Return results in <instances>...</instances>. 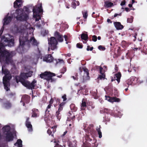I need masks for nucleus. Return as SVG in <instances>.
Masks as SVG:
<instances>
[{
	"label": "nucleus",
	"mask_w": 147,
	"mask_h": 147,
	"mask_svg": "<svg viewBox=\"0 0 147 147\" xmlns=\"http://www.w3.org/2000/svg\"><path fill=\"white\" fill-rule=\"evenodd\" d=\"M33 73L32 71H30L27 73H21L20 76H17L16 78V82L18 83L20 82L23 85L28 89H34L36 86V81L34 80L31 83L29 81L25 80L28 79L29 77H31Z\"/></svg>",
	"instance_id": "f257e3e1"
},
{
	"label": "nucleus",
	"mask_w": 147,
	"mask_h": 147,
	"mask_svg": "<svg viewBox=\"0 0 147 147\" xmlns=\"http://www.w3.org/2000/svg\"><path fill=\"white\" fill-rule=\"evenodd\" d=\"M29 34L28 33L26 34L25 35L22 37H20L19 38V42L20 45L24 47L26 43L30 44V43H32L34 45L37 46L39 43L37 42L34 37H32L30 40L28 39Z\"/></svg>",
	"instance_id": "f03ea898"
},
{
	"label": "nucleus",
	"mask_w": 147,
	"mask_h": 147,
	"mask_svg": "<svg viewBox=\"0 0 147 147\" xmlns=\"http://www.w3.org/2000/svg\"><path fill=\"white\" fill-rule=\"evenodd\" d=\"M56 76V74L50 71H46L40 75V78L46 80L48 82H55L57 80L56 79L52 78L53 77Z\"/></svg>",
	"instance_id": "7ed1b4c3"
},
{
	"label": "nucleus",
	"mask_w": 147,
	"mask_h": 147,
	"mask_svg": "<svg viewBox=\"0 0 147 147\" xmlns=\"http://www.w3.org/2000/svg\"><path fill=\"white\" fill-rule=\"evenodd\" d=\"M16 13L17 15L16 17V19L20 21H26L28 18V14L24 13L21 9H17L16 11Z\"/></svg>",
	"instance_id": "20e7f679"
},
{
	"label": "nucleus",
	"mask_w": 147,
	"mask_h": 147,
	"mask_svg": "<svg viewBox=\"0 0 147 147\" xmlns=\"http://www.w3.org/2000/svg\"><path fill=\"white\" fill-rule=\"evenodd\" d=\"M41 5L40 7L36 6L33 9V17L35 18L36 21H38L41 19V16L40 13L43 12V9Z\"/></svg>",
	"instance_id": "39448f33"
},
{
	"label": "nucleus",
	"mask_w": 147,
	"mask_h": 147,
	"mask_svg": "<svg viewBox=\"0 0 147 147\" xmlns=\"http://www.w3.org/2000/svg\"><path fill=\"white\" fill-rule=\"evenodd\" d=\"M49 47L48 51L51 49L52 50H54L57 48V45L58 42L56 38L54 37H52L48 39Z\"/></svg>",
	"instance_id": "423d86ee"
},
{
	"label": "nucleus",
	"mask_w": 147,
	"mask_h": 147,
	"mask_svg": "<svg viewBox=\"0 0 147 147\" xmlns=\"http://www.w3.org/2000/svg\"><path fill=\"white\" fill-rule=\"evenodd\" d=\"M12 78V76H7L6 75L4 76L3 78V83L4 89L8 91L10 90L9 87L10 86V80Z\"/></svg>",
	"instance_id": "0eeeda50"
},
{
	"label": "nucleus",
	"mask_w": 147,
	"mask_h": 147,
	"mask_svg": "<svg viewBox=\"0 0 147 147\" xmlns=\"http://www.w3.org/2000/svg\"><path fill=\"white\" fill-rule=\"evenodd\" d=\"M0 101L2 102L3 107L6 109H9L12 107V104L9 100H3L2 99H1Z\"/></svg>",
	"instance_id": "6e6552de"
},
{
	"label": "nucleus",
	"mask_w": 147,
	"mask_h": 147,
	"mask_svg": "<svg viewBox=\"0 0 147 147\" xmlns=\"http://www.w3.org/2000/svg\"><path fill=\"white\" fill-rule=\"evenodd\" d=\"M3 135L7 141L10 142L13 140V136L11 132L6 133L5 134H4Z\"/></svg>",
	"instance_id": "1a4fd4ad"
},
{
	"label": "nucleus",
	"mask_w": 147,
	"mask_h": 147,
	"mask_svg": "<svg viewBox=\"0 0 147 147\" xmlns=\"http://www.w3.org/2000/svg\"><path fill=\"white\" fill-rule=\"evenodd\" d=\"M43 60L47 62L51 63L54 61L53 57L50 54H48L43 57Z\"/></svg>",
	"instance_id": "9d476101"
},
{
	"label": "nucleus",
	"mask_w": 147,
	"mask_h": 147,
	"mask_svg": "<svg viewBox=\"0 0 147 147\" xmlns=\"http://www.w3.org/2000/svg\"><path fill=\"white\" fill-rule=\"evenodd\" d=\"M55 37L57 40L59 42H62L63 41V35L60 34V33L56 31L55 33Z\"/></svg>",
	"instance_id": "9b49d317"
},
{
	"label": "nucleus",
	"mask_w": 147,
	"mask_h": 147,
	"mask_svg": "<svg viewBox=\"0 0 147 147\" xmlns=\"http://www.w3.org/2000/svg\"><path fill=\"white\" fill-rule=\"evenodd\" d=\"M30 100V97L28 95H24L22 97L21 101L24 102V103H28L29 102Z\"/></svg>",
	"instance_id": "f8f14e48"
},
{
	"label": "nucleus",
	"mask_w": 147,
	"mask_h": 147,
	"mask_svg": "<svg viewBox=\"0 0 147 147\" xmlns=\"http://www.w3.org/2000/svg\"><path fill=\"white\" fill-rule=\"evenodd\" d=\"M13 18V17L11 16H6L4 19V23L3 25H7L9 23H10ZM4 26H3V28H4Z\"/></svg>",
	"instance_id": "ddd939ff"
},
{
	"label": "nucleus",
	"mask_w": 147,
	"mask_h": 147,
	"mask_svg": "<svg viewBox=\"0 0 147 147\" xmlns=\"http://www.w3.org/2000/svg\"><path fill=\"white\" fill-rule=\"evenodd\" d=\"M32 117H36L39 116V110L36 108L33 109L32 110Z\"/></svg>",
	"instance_id": "4468645a"
},
{
	"label": "nucleus",
	"mask_w": 147,
	"mask_h": 147,
	"mask_svg": "<svg viewBox=\"0 0 147 147\" xmlns=\"http://www.w3.org/2000/svg\"><path fill=\"white\" fill-rule=\"evenodd\" d=\"M103 68L101 67H100L99 69L100 73V75H99L98 79H99L100 80H104L105 78V74L104 72H103Z\"/></svg>",
	"instance_id": "2eb2a0df"
},
{
	"label": "nucleus",
	"mask_w": 147,
	"mask_h": 147,
	"mask_svg": "<svg viewBox=\"0 0 147 147\" xmlns=\"http://www.w3.org/2000/svg\"><path fill=\"white\" fill-rule=\"evenodd\" d=\"M29 119L30 118L29 117H26V125L28 128L29 129V131H32V125L29 121Z\"/></svg>",
	"instance_id": "dca6fc26"
},
{
	"label": "nucleus",
	"mask_w": 147,
	"mask_h": 147,
	"mask_svg": "<svg viewBox=\"0 0 147 147\" xmlns=\"http://www.w3.org/2000/svg\"><path fill=\"white\" fill-rule=\"evenodd\" d=\"M94 125L93 124H90L87 128L88 134H90L91 135L92 134H94L95 130L93 129Z\"/></svg>",
	"instance_id": "f3484780"
},
{
	"label": "nucleus",
	"mask_w": 147,
	"mask_h": 147,
	"mask_svg": "<svg viewBox=\"0 0 147 147\" xmlns=\"http://www.w3.org/2000/svg\"><path fill=\"white\" fill-rule=\"evenodd\" d=\"M114 24L117 30H121L123 28V26L121 24L120 22H115Z\"/></svg>",
	"instance_id": "a211bd4d"
},
{
	"label": "nucleus",
	"mask_w": 147,
	"mask_h": 147,
	"mask_svg": "<svg viewBox=\"0 0 147 147\" xmlns=\"http://www.w3.org/2000/svg\"><path fill=\"white\" fill-rule=\"evenodd\" d=\"M22 0H16L14 3V7L15 8H19L21 6L22 4L20 3Z\"/></svg>",
	"instance_id": "6ab92c4d"
},
{
	"label": "nucleus",
	"mask_w": 147,
	"mask_h": 147,
	"mask_svg": "<svg viewBox=\"0 0 147 147\" xmlns=\"http://www.w3.org/2000/svg\"><path fill=\"white\" fill-rule=\"evenodd\" d=\"M83 70L84 71V76H86V80H88L89 78V73L88 69L86 68H83Z\"/></svg>",
	"instance_id": "aec40b11"
},
{
	"label": "nucleus",
	"mask_w": 147,
	"mask_h": 147,
	"mask_svg": "<svg viewBox=\"0 0 147 147\" xmlns=\"http://www.w3.org/2000/svg\"><path fill=\"white\" fill-rule=\"evenodd\" d=\"M3 134H5V133H9L11 132L10 131L11 130L10 127L9 125H6L3 127Z\"/></svg>",
	"instance_id": "412c9836"
},
{
	"label": "nucleus",
	"mask_w": 147,
	"mask_h": 147,
	"mask_svg": "<svg viewBox=\"0 0 147 147\" xmlns=\"http://www.w3.org/2000/svg\"><path fill=\"white\" fill-rule=\"evenodd\" d=\"M2 71L3 73L5 74V76L6 75L7 76H11L10 72L7 69H4L3 66L2 67Z\"/></svg>",
	"instance_id": "4be33fe9"
},
{
	"label": "nucleus",
	"mask_w": 147,
	"mask_h": 147,
	"mask_svg": "<svg viewBox=\"0 0 147 147\" xmlns=\"http://www.w3.org/2000/svg\"><path fill=\"white\" fill-rule=\"evenodd\" d=\"M77 142L76 140H74L72 142H68L69 147H77Z\"/></svg>",
	"instance_id": "5701e85b"
},
{
	"label": "nucleus",
	"mask_w": 147,
	"mask_h": 147,
	"mask_svg": "<svg viewBox=\"0 0 147 147\" xmlns=\"http://www.w3.org/2000/svg\"><path fill=\"white\" fill-rule=\"evenodd\" d=\"M138 78L135 76L131 77L130 79H129V81H130L131 83H136L138 82Z\"/></svg>",
	"instance_id": "b1692460"
},
{
	"label": "nucleus",
	"mask_w": 147,
	"mask_h": 147,
	"mask_svg": "<svg viewBox=\"0 0 147 147\" xmlns=\"http://www.w3.org/2000/svg\"><path fill=\"white\" fill-rule=\"evenodd\" d=\"M113 5V3L109 1L105 2V6L107 8L111 7Z\"/></svg>",
	"instance_id": "393cba45"
},
{
	"label": "nucleus",
	"mask_w": 147,
	"mask_h": 147,
	"mask_svg": "<svg viewBox=\"0 0 147 147\" xmlns=\"http://www.w3.org/2000/svg\"><path fill=\"white\" fill-rule=\"evenodd\" d=\"M141 51L143 54H147V45H144L142 48H141Z\"/></svg>",
	"instance_id": "a878e982"
},
{
	"label": "nucleus",
	"mask_w": 147,
	"mask_h": 147,
	"mask_svg": "<svg viewBox=\"0 0 147 147\" xmlns=\"http://www.w3.org/2000/svg\"><path fill=\"white\" fill-rule=\"evenodd\" d=\"M15 146L17 145L18 147H22V141L20 139H18L17 142L14 144Z\"/></svg>",
	"instance_id": "bb28decb"
},
{
	"label": "nucleus",
	"mask_w": 147,
	"mask_h": 147,
	"mask_svg": "<svg viewBox=\"0 0 147 147\" xmlns=\"http://www.w3.org/2000/svg\"><path fill=\"white\" fill-rule=\"evenodd\" d=\"M121 74L120 72L116 74H115V78H116V80L117 81L118 83L119 84L120 82V79L121 77Z\"/></svg>",
	"instance_id": "cd10ccee"
},
{
	"label": "nucleus",
	"mask_w": 147,
	"mask_h": 147,
	"mask_svg": "<svg viewBox=\"0 0 147 147\" xmlns=\"http://www.w3.org/2000/svg\"><path fill=\"white\" fill-rule=\"evenodd\" d=\"M81 38L82 40L86 41L88 39V35L87 34L82 33L81 34Z\"/></svg>",
	"instance_id": "c85d7f7f"
},
{
	"label": "nucleus",
	"mask_w": 147,
	"mask_h": 147,
	"mask_svg": "<svg viewBox=\"0 0 147 147\" xmlns=\"http://www.w3.org/2000/svg\"><path fill=\"white\" fill-rule=\"evenodd\" d=\"M99 127V128H98L97 127V128H96V130L97 131L98 134L99 135V138H101L102 137V132L100 130L101 127L100 125Z\"/></svg>",
	"instance_id": "c756f323"
},
{
	"label": "nucleus",
	"mask_w": 147,
	"mask_h": 147,
	"mask_svg": "<svg viewBox=\"0 0 147 147\" xmlns=\"http://www.w3.org/2000/svg\"><path fill=\"white\" fill-rule=\"evenodd\" d=\"M55 61V65H57L58 64H60L62 63H64V61L62 59H55L54 60V61Z\"/></svg>",
	"instance_id": "7c9ffc66"
},
{
	"label": "nucleus",
	"mask_w": 147,
	"mask_h": 147,
	"mask_svg": "<svg viewBox=\"0 0 147 147\" xmlns=\"http://www.w3.org/2000/svg\"><path fill=\"white\" fill-rule=\"evenodd\" d=\"M71 109L73 112H76L77 110V108L74 104H71L70 106Z\"/></svg>",
	"instance_id": "2f4dec72"
},
{
	"label": "nucleus",
	"mask_w": 147,
	"mask_h": 147,
	"mask_svg": "<svg viewBox=\"0 0 147 147\" xmlns=\"http://www.w3.org/2000/svg\"><path fill=\"white\" fill-rule=\"evenodd\" d=\"M84 100L85 99H83L81 104V107L82 109L84 110H85L86 107V102Z\"/></svg>",
	"instance_id": "473e14b6"
},
{
	"label": "nucleus",
	"mask_w": 147,
	"mask_h": 147,
	"mask_svg": "<svg viewBox=\"0 0 147 147\" xmlns=\"http://www.w3.org/2000/svg\"><path fill=\"white\" fill-rule=\"evenodd\" d=\"M35 57L38 59H39L42 57V55L40 53V51L39 50V49L38 47L37 48V53L35 54Z\"/></svg>",
	"instance_id": "72a5a7b5"
},
{
	"label": "nucleus",
	"mask_w": 147,
	"mask_h": 147,
	"mask_svg": "<svg viewBox=\"0 0 147 147\" xmlns=\"http://www.w3.org/2000/svg\"><path fill=\"white\" fill-rule=\"evenodd\" d=\"M52 106L53 107V106L52 105H51V104H49L48 105L45 111V113L46 114H47L48 113V115H49V112H50V111L49 110V109H51Z\"/></svg>",
	"instance_id": "f704fd0d"
},
{
	"label": "nucleus",
	"mask_w": 147,
	"mask_h": 147,
	"mask_svg": "<svg viewBox=\"0 0 147 147\" xmlns=\"http://www.w3.org/2000/svg\"><path fill=\"white\" fill-rule=\"evenodd\" d=\"M55 116L56 117L57 119L59 121L61 118V115L60 112L57 111L55 114Z\"/></svg>",
	"instance_id": "c9c22d12"
},
{
	"label": "nucleus",
	"mask_w": 147,
	"mask_h": 147,
	"mask_svg": "<svg viewBox=\"0 0 147 147\" xmlns=\"http://www.w3.org/2000/svg\"><path fill=\"white\" fill-rule=\"evenodd\" d=\"M49 33V31L48 30H43L41 32V34L43 36H45L47 35Z\"/></svg>",
	"instance_id": "e433bc0d"
},
{
	"label": "nucleus",
	"mask_w": 147,
	"mask_h": 147,
	"mask_svg": "<svg viewBox=\"0 0 147 147\" xmlns=\"http://www.w3.org/2000/svg\"><path fill=\"white\" fill-rule=\"evenodd\" d=\"M104 111L105 113H107L109 114H111V115H113V114L112 113V111L111 110L107 109H104Z\"/></svg>",
	"instance_id": "4c0bfd02"
},
{
	"label": "nucleus",
	"mask_w": 147,
	"mask_h": 147,
	"mask_svg": "<svg viewBox=\"0 0 147 147\" xmlns=\"http://www.w3.org/2000/svg\"><path fill=\"white\" fill-rule=\"evenodd\" d=\"M129 80H128L127 81H126L124 82L123 84V85L124 87H128L129 85L131 84V83H129Z\"/></svg>",
	"instance_id": "58836bf2"
},
{
	"label": "nucleus",
	"mask_w": 147,
	"mask_h": 147,
	"mask_svg": "<svg viewBox=\"0 0 147 147\" xmlns=\"http://www.w3.org/2000/svg\"><path fill=\"white\" fill-rule=\"evenodd\" d=\"M134 17L133 16H131L130 18H128L127 19V23H132L133 22Z\"/></svg>",
	"instance_id": "ea45409f"
},
{
	"label": "nucleus",
	"mask_w": 147,
	"mask_h": 147,
	"mask_svg": "<svg viewBox=\"0 0 147 147\" xmlns=\"http://www.w3.org/2000/svg\"><path fill=\"white\" fill-rule=\"evenodd\" d=\"M67 69L65 67H63L61 70L60 73L63 74L66 71Z\"/></svg>",
	"instance_id": "a19ab883"
},
{
	"label": "nucleus",
	"mask_w": 147,
	"mask_h": 147,
	"mask_svg": "<svg viewBox=\"0 0 147 147\" xmlns=\"http://www.w3.org/2000/svg\"><path fill=\"white\" fill-rule=\"evenodd\" d=\"M86 139L87 140V141H88L89 142L91 141L92 139L90 138V137L89 135H87L85 136Z\"/></svg>",
	"instance_id": "79ce46f5"
},
{
	"label": "nucleus",
	"mask_w": 147,
	"mask_h": 147,
	"mask_svg": "<svg viewBox=\"0 0 147 147\" xmlns=\"http://www.w3.org/2000/svg\"><path fill=\"white\" fill-rule=\"evenodd\" d=\"M112 102H113V101L119 102L120 100L119 98L115 97L112 98Z\"/></svg>",
	"instance_id": "37998d69"
},
{
	"label": "nucleus",
	"mask_w": 147,
	"mask_h": 147,
	"mask_svg": "<svg viewBox=\"0 0 147 147\" xmlns=\"http://www.w3.org/2000/svg\"><path fill=\"white\" fill-rule=\"evenodd\" d=\"M98 48L100 50L102 51H105L106 49L105 47L102 45H99L98 46Z\"/></svg>",
	"instance_id": "c03bdc74"
},
{
	"label": "nucleus",
	"mask_w": 147,
	"mask_h": 147,
	"mask_svg": "<svg viewBox=\"0 0 147 147\" xmlns=\"http://www.w3.org/2000/svg\"><path fill=\"white\" fill-rule=\"evenodd\" d=\"M105 99L108 100L110 102H112V98L110 97V96L105 95Z\"/></svg>",
	"instance_id": "a18cd8bd"
},
{
	"label": "nucleus",
	"mask_w": 147,
	"mask_h": 147,
	"mask_svg": "<svg viewBox=\"0 0 147 147\" xmlns=\"http://www.w3.org/2000/svg\"><path fill=\"white\" fill-rule=\"evenodd\" d=\"M76 47L79 49H82L83 47V45L82 43H78L76 44Z\"/></svg>",
	"instance_id": "49530a36"
},
{
	"label": "nucleus",
	"mask_w": 147,
	"mask_h": 147,
	"mask_svg": "<svg viewBox=\"0 0 147 147\" xmlns=\"http://www.w3.org/2000/svg\"><path fill=\"white\" fill-rule=\"evenodd\" d=\"M97 38L96 36L94 35L92 36V39L93 41L94 42H96L97 41Z\"/></svg>",
	"instance_id": "de8ad7c7"
},
{
	"label": "nucleus",
	"mask_w": 147,
	"mask_h": 147,
	"mask_svg": "<svg viewBox=\"0 0 147 147\" xmlns=\"http://www.w3.org/2000/svg\"><path fill=\"white\" fill-rule=\"evenodd\" d=\"M76 1L75 0L74 1H73L71 3V5L72 7L74 8H75L76 7Z\"/></svg>",
	"instance_id": "09e8293b"
},
{
	"label": "nucleus",
	"mask_w": 147,
	"mask_h": 147,
	"mask_svg": "<svg viewBox=\"0 0 147 147\" xmlns=\"http://www.w3.org/2000/svg\"><path fill=\"white\" fill-rule=\"evenodd\" d=\"M23 10L25 12L27 13H28L29 9L28 7L26 6H24L23 8Z\"/></svg>",
	"instance_id": "8fccbe9b"
},
{
	"label": "nucleus",
	"mask_w": 147,
	"mask_h": 147,
	"mask_svg": "<svg viewBox=\"0 0 147 147\" xmlns=\"http://www.w3.org/2000/svg\"><path fill=\"white\" fill-rule=\"evenodd\" d=\"M93 47H90V46H88L87 47V48L86 49V50L87 51H92L93 50Z\"/></svg>",
	"instance_id": "3c124183"
},
{
	"label": "nucleus",
	"mask_w": 147,
	"mask_h": 147,
	"mask_svg": "<svg viewBox=\"0 0 147 147\" xmlns=\"http://www.w3.org/2000/svg\"><path fill=\"white\" fill-rule=\"evenodd\" d=\"M82 147H91L90 144H86L83 143V145L82 146Z\"/></svg>",
	"instance_id": "603ef678"
},
{
	"label": "nucleus",
	"mask_w": 147,
	"mask_h": 147,
	"mask_svg": "<svg viewBox=\"0 0 147 147\" xmlns=\"http://www.w3.org/2000/svg\"><path fill=\"white\" fill-rule=\"evenodd\" d=\"M47 133L49 134V135H51V136H53V134H52V131L51 130L49 129H48L47 131Z\"/></svg>",
	"instance_id": "864d4df0"
},
{
	"label": "nucleus",
	"mask_w": 147,
	"mask_h": 147,
	"mask_svg": "<svg viewBox=\"0 0 147 147\" xmlns=\"http://www.w3.org/2000/svg\"><path fill=\"white\" fill-rule=\"evenodd\" d=\"M83 17L85 18H86L88 16V14L87 12H83Z\"/></svg>",
	"instance_id": "5fc2aeb1"
},
{
	"label": "nucleus",
	"mask_w": 147,
	"mask_h": 147,
	"mask_svg": "<svg viewBox=\"0 0 147 147\" xmlns=\"http://www.w3.org/2000/svg\"><path fill=\"white\" fill-rule=\"evenodd\" d=\"M79 87L80 89L78 90V92H77V94H78L80 95L79 94V92L80 90H81L82 89H83V88L82 87V86H81L80 85H79Z\"/></svg>",
	"instance_id": "6e6d98bb"
},
{
	"label": "nucleus",
	"mask_w": 147,
	"mask_h": 147,
	"mask_svg": "<svg viewBox=\"0 0 147 147\" xmlns=\"http://www.w3.org/2000/svg\"><path fill=\"white\" fill-rule=\"evenodd\" d=\"M63 109V107L59 105V107L57 111L60 112Z\"/></svg>",
	"instance_id": "4d7b16f0"
},
{
	"label": "nucleus",
	"mask_w": 147,
	"mask_h": 147,
	"mask_svg": "<svg viewBox=\"0 0 147 147\" xmlns=\"http://www.w3.org/2000/svg\"><path fill=\"white\" fill-rule=\"evenodd\" d=\"M59 141H58V142L54 146V147H62V146L59 145Z\"/></svg>",
	"instance_id": "13d9d810"
},
{
	"label": "nucleus",
	"mask_w": 147,
	"mask_h": 147,
	"mask_svg": "<svg viewBox=\"0 0 147 147\" xmlns=\"http://www.w3.org/2000/svg\"><path fill=\"white\" fill-rule=\"evenodd\" d=\"M62 98L63 99V101H65L67 100L66 95L65 94L62 96Z\"/></svg>",
	"instance_id": "bf43d9fd"
},
{
	"label": "nucleus",
	"mask_w": 147,
	"mask_h": 147,
	"mask_svg": "<svg viewBox=\"0 0 147 147\" xmlns=\"http://www.w3.org/2000/svg\"><path fill=\"white\" fill-rule=\"evenodd\" d=\"M126 3V1L125 0H124L123 1H122L121 2V3L120 5L121 6H123V5H124Z\"/></svg>",
	"instance_id": "052dcab7"
},
{
	"label": "nucleus",
	"mask_w": 147,
	"mask_h": 147,
	"mask_svg": "<svg viewBox=\"0 0 147 147\" xmlns=\"http://www.w3.org/2000/svg\"><path fill=\"white\" fill-rule=\"evenodd\" d=\"M64 38H65V41H66V44H68V42H67L68 39L67 36V35H65L64 36Z\"/></svg>",
	"instance_id": "680f3d73"
},
{
	"label": "nucleus",
	"mask_w": 147,
	"mask_h": 147,
	"mask_svg": "<svg viewBox=\"0 0 147 147\" xmlns=\"http://www.w3.org/2000/svg\"><path fill=\"white\" fill-rule=\"evenodd\" d=\"M71 77L74 80H78V77H76L75 76H71Z\"/></svg>",
	"instance_id": "e2e57ef3"
},
{
	"label": "nucleus",
	"mask_w": 147,
	"mask_h": 147,
	"mask_svg": "<svg viewBox=\"0 0 147 147\" xmlns=\"http://www.w3.org/2000/svg\"><path fill=\"white\" fill-rule=\"evenodd\" d=\"M121 13H120L119 14H117V13H115L114 15V17H117V16H121Z\"/></svg>",
	"instance_id": "0e129e2a"
},
{
	"label": "nucleus",
	"mask_w": 147,
	"mask_h": 147,
	"mask_svg": "<svg viewBox=\"0 0 147 147\" xmlns=\"http://www.w3.org/2000/svg\"><path fill=\"white\" fill-rule=\"evenodd\" d=\"M36 26L38 28H40L41 27L42 25L39 23H38L36 24Z\"/></svg>",
	"instance_id": "69168bd1"
},
{
	"label": "nucleus",
	"mask_w": 147,
	"mask_h": 147,
	"mask_svg": "<svg viewBox=\"0 0 147 147\" xmlns=\"http://www.w3.org/2000/svg\"><path fill=\"white\" fill-rule=\"evenodd\" d=\"M15 95V93H13V92L9 94V95L11 97H12L14 96Z\"/></svg>",
	"instance_id": "338daca9"
},
{
	"label": "nucleus",
	"mask_w": 147,
	"mask_h": 147,
	"mask_svg": "<svg viewBox=\"0 0 147 147\" xmlns=\"http://www.w3.org/2000/svg\"><path fill=\"white\" fill-rule=\"evenodd\" d=\"M125 10L127 12H128V11H130V10L131 9H130L128 7H125Z\"/></svg>",
	"instance_id": "774afa93"
}]
</instances>
